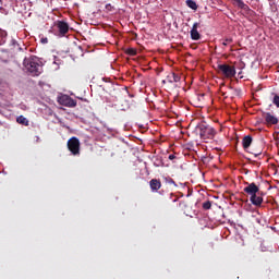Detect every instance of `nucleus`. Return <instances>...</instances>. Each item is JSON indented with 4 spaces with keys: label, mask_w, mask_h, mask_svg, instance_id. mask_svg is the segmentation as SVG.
<instances>
[{
    "label": "nucleus",
    "mask_w": 279,
    "mask_h": 279,
    "mask_svg": "<svg viewBox=\"0 0 279 279\" xmlns=\"http://www.w3.org/2000/svg\"><path fill=\"white\" fill-rule=\"evenodd\" d=\"M251 204H253V206H260L263 204L262 196L257 194L251 196Z\"/></svg>",
    "instance_id": "ddd939ff"
},
{
    "label": "nucleus",
    "mask_w": 279,
    "mask_h": 279,
    "mask_svg": "<svg viewBox=\"0 0 279 279\" xmlns=\"http://www.w3.org/2000/svg\"><path fill=\"white\" fill-rule=\"evenodd\" d=\"M7 38H8V32L0 28V45H5Z\"/></svg>",
    "instance_id": "2eb2a0df"
},
{
    "label": "nucleus",
    "mask_w": 279,
    "mask_h": 279,
    "mask_svg": "<svg viewBox=\"0 0 279 279\" xmlns=\"http://www.w3.org/2000/svg\"><path fill=\"white\" fill-rule=\"evenodd\" d=\"M258 191H260V189L258 187V185H256V183H247V186L244 187V193L251 195V197L256 195Z\"/></svg>",
    "instance_id": "6e6552de"
},
{
    "label": "nucleus",
    "mask_w": 279,
    "mask_h": 279,
    "mask_svg": "<svg viewBox=\"0 0 279 279\" xmlns=\"http://www.w3.org/2000/svg\"><path fill=\"white\" fill-rule=\"evenodd\" d=\"M197 130L199 132V137L202 138V141H205V143L207 141H213V138H215V136L217 135V131L215 130V128L206 124V122L198 124Z\"/></svg>",
    "instance_id": "f257e3e1"
},
{
    "label": "nucleus",
    "mask_w": 279,
    "mask_h": 279,
    "mask_svg": "<svg viewBox=\"0 0 279 279\" xmlns=\"http://www.w3.org/2000/svg\"><path fill=\"white\" fill-rule=\"evenodd\" d=\"M199 27V23H194L192 26V29L190 32L192 40H199L202 38V35H199V32L197 28Z\"/></svg>",
    "instance_id": "9d476101"
},
{
    "label": "nucleus",
    "mask_w": 279,
    "mask_h": 279,
    "mask_svg": "<svg viewBox=\"0 0 279 279\" xmlns=\"http://www.w3.org/2000/svg\"><path fill=\"white\" fill-rule=\"evenodd\" d=\"M272 102L275 104V106H277V108H279V96L275 95Z\"/></svg>",
    "instance_id": "b1692460"
},
{
    "label": "nucleus",
    "mask_w": 279,
    "mask_h": 279,
    "mask_svg": "<svg viewBox=\"0 0 279 279\" xmlns=\"http://www.w3.org/2000/svg\"><path fill=\"white\" fill-rule=\"evenodd\" d=\"M169 160H175V155H169Z\"/></svg>",
    "instance_id": "a878e982"
},
{
    "label": "nucleus",
    "mask_w": 279,
    "mask_h": 279,
    "mask_svg": "<svg viewBox=\"0 0 279 279\" xmlns=\"http://www.w3.org/2000/svg\"><path fill=\"white\" fill-rule=\"evenodd\" d=\"M203 208L204 210H210V208H213V203L210 201H206L203 203Z\"/></svg>",
    "instance_id": "6ab92c4d"
},
{
    "label": "nucleus",
    "mask_w": 279,
    "mask_h": 279,
    "mask_svg": "<svg viewBox=\"0 0 279 279\" xmlns=\"http://www.w3.org/2000/svg\"><path fill=\"white\" fill-rule=\"evenodd\" d=\"M238 8H240L241 10H245V2H243V0H233Z\"/></svg>",
    "instance_id": "aec40b11"
},
{
    "label": "nucleus",
    "mask_w": 279,
    "mask_h": 279,
    "mask_svg": "<svg viewBox=\"0 0 279 279\" xmlns=\"http://www.w3.org/2000/svg\"><path fill=\"white\" fill-rule=\"evenodd\" d=\"M16 121L20 125H29V120L23 116L17 117Z\"/></svg>",
    "instance_id": "dca6fc26"
},
{
    "label": "nucleus",
    "mask_w": 279,
    "mask_h": 279,
    "mask_svg": "<svg viewBox=\"0 0 279 279\" xmlns=\"http://www.w3.org/2000/svg\"><path fill=\"white\" fill-rule=\"evenodd\" d=\"M185 4L187 5V8H190L191 10H197V3L193 0H186Z\"/></svg>",
    "instance_id": "f3484780"
},
{
    "label": "nucleus",
    "mask_w": 279,
    "mask_h": 279,
    "mask_svg": "<svg viewBox=\"0 0 279 279\" xmlns=\"http://www.w3.org/2000/svg\"><path fill=\"white\" fill-rule=\"evenodd\" d=\"M80 138L73 136L68 141V149L72 156H80Z\"/></svg>",
    "instance_id": "7ed1b4c3"
},
{
    "label": "nucleus",
    "mask_w": 279,
    "mask_h": 279,
    "mask_svg": "<svg viewBox=\"0 0 279 279\" xmlns=\"http://www.w3.org/2000/svg\"><path fill=\"white\" fill-rule=\"evenodd\" d=\"M35 75H40V73H37V74H35Z\"/></svg>",
    "instance_id": "cd10ccee"
},
{
    "label": "nucleus",
    "mask_w": 279,
    "mask_h": 279,
    "mask_svg": "<svg viewBox=\"0 0 279 279\" xmlns=\"http://www.w3.org/2000/svg\"><path fill=\"white\" fill-rule=\"evenodd\" d=\"M252 135H246L243 137L242 140V147L243 149H250L251 145H252Z\"/></svg>",
    "instance_id": "f8f14e48"
},
{
    "label": "nucleus",
    "mask_w": 279,
    "mask_h": 279,
    "mask_svg": "<svg viewBox=\"0 0 279 279\" xmlns=\"http://www.w3.org/2000/svg\"><path fill=\"white\" fill-rule=\"evenodd\" d=\"M56 27L58 28L59 36L63 37L66 36V34H69V23L64 21H57Z\"/></svg>",
    "instance_id": "423d86ee"
},
{
    "label": "nucleus",
    "mask_w": 279,
    "mask_h": 279,
    "mask_svg": "<svg viewBox=\"0 0 279 279\" xmlns=\"http://www.w3.org/2000/svg\"><path fill=\"white\" fill-rule=\"evenodd\" d=\"M150 191L158 192L162 187V182H160V179H151L149 181Z\"/></svg>",
    "instance_id": "1a4fd4ad"
},
{
    "label": "nucleus",
    "mask_w": 279,
    "mask_h": 279,
    "mask_svg": "<svg viewBox=\"0 0 279 279\" xmlns=\"http://www.w3.org/2000/svg\"><path fill=\"white\" fill-rule=\"evenodd\" d=\"M59 104L66 108H75V106H77V100L71 98L69 95H63L59 98Z\"/></svg>",
    "instance_id": "39448f33"
},
{
    "label": "nucleus",
    "mask_w": 279,
    "mask_h": 279,
    "mask_svg": "<svg viewBox=\"0 0 279 279\" xmlns=\"http://www.w3.org/2000/svg\"><path fill=\"white\" fill-rule=\"evenodd\" d=\"M41 43H43L44 45H47V44L49 43V39H47V38H41Z\"/></svg>",
    "instance_id": "393cba45"
},
{
    "label": "nucleus",
    "mask_w": 279,
    "mask_h": 279,
    "mask_svg": "<svg viewBox=\"0 0 279 279\" xmlns=\"http://www.w3.org/2000/svg\"><path fill=\"white\" fill-rule=\"evenodd\" d=\"M182 80V74L173 71H168L163 84H178Z\"/></svg>",
    "instance_id": "20e7f679"
},
{
    "label": "nucleus",
    "mask_w": 279,
    "mask_h": 279,
    "mask_svg": "<svg viewBox=\"0 0 279 279\" xmlns=\"http://www.w3.org/2000/svg\"><path fill=\"white\" fill-rule=\"evenodd\" d=\"M255 158H258L263 154V148H257L256 150L251 151Z\"/></svg>",
    "instance_id": "4be33fe9"
},
{
    "label": "nucleus",
    "mask_w": 279,
    "mask_h": 279,
    "mask_svg": "<svg viewBox=\"0 0 279 279\" xmlns=\"http://www.w3.org/2000/svg\"><path fill=\"white\" fill-rule=\"evenodd\" d=\"M126 53L128 56H136L137 51L134 48H128Z\"/></svg>",
    "instance_id": "5701e85b"
},
{
    "label": "nucleus",
    "mask_w": 279,
    "mask_h": 279,
    "mask_svg": "<svg viewBox=\"0 0 279 279\" xmlns=\"http://www.w3.org/2000/svg\"><path fill=\"white\" fill-rule=\"evenodd\" d=\"M23 64L26 71H40V69L45 66V62L43 61V59L36 56L25 58Z\"/></svg>",
    "instance_id": "f03ea898"
},
{
    "label": "nucleus",
    "mask_w": 279,
    "mask_h": 279,
    "mask_svg": "<svg viewBox=\"0 0 279 279\" xmlns=\"http://www.w3.org/2000/svg\"><path fill=\"white\" fill-rule=\"evenodd\" d=\"M218 69H219V71H234V69H232V66H230V65H228L226 63L219 64Z\"/></svg>",
    "instance_id": "a211bd4d"
},
{
    "label": "nucleus",
    "mask_w": 279,
    "mask_h": 279,
    "mask_svg": "<svg viewBox=\"0 0 279 279\" xmlns=\"http://www.w3.org/2000/svg\"><path fill=\"white\" fill-rule=\"evenodd\" d=\"M264 119L267 125H278V118H276V116H272L269 112L264 113Z\"/></svg>",
    "instance_id": "9b49d317"
},
{
    "label": "nucleus",
    "mask_w": 279,
    "mask_h": 279,
    "mask_svg": "<svg viewBox=\"0 0 279 279\" xmlns=\"http://www.w3.org/2000/svg\"><path fill=\"white\" fill-rule=\"evenodd\" d=\"M232 43H233L232 37H228V38H226V39L222 41V46H223V47H228V45H232Z\"/></svg>",
    "instance_id": "412c9836"
},
{
    "label": "nucleus",
    "mask_w": 279,
    "mask_h": 279,
    "mask_svg": "<svg viewBox=\"0 0 279 279\" xmlns=\"http://www.w3.org/2000/svg\"><path fill=\"white\" fill-rule=\"evenodd\" d=\"M31 73H34V71H31Z\"/></svg>",
    "instance_id": "c85d7f7f"
},
{
    "label": "nucleus",
    "mask_w": 279,
    "mask_h": 279,
    "mask_svg": "<svg viewBox=\"0 0 279 279\" xmlns=\"http://www.w3.org/2000/svg\"><path fill=\"white\" fill-rule=\"evenodd\" d=\"M60 64H62V60L58 57H53V61H52L53 71H58L60 69Z\"/></svg>",
    "instance_id": "4468645a"
},
{
    "label": "nucleus",
    "mask_w": 279,
    "mask_h": 279,
    "mask_svg": "<svg viewBox=\"0 0 279 279\" xmlns=\"http://www.w3.org/2000/svg\"><path fill=\"white\" fill-rule=\"evenodd\" d=\"M222 74L225 77H234V80H247V76L243 75V72L223 71Z\"/></svg>",
    "instance_id": "0eeeda50"
},
{
    "label": "nucleus",
    "mask_w": 279,
    "mask_h": 279,
    "mask_svg": "<svg viewBox=\"0 0 279 279\" xmlns=\"http://www.w3.org/2000/svg\"><path fill=\"white\" fill-rule=\"evenodd\" d=\"M102 80H104L105 82H108V78H106V77H104Z\"/></svg>",
    "instance_id": "bb28decb"
}]
</instances>
